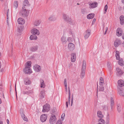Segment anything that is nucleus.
I'll list each match as a JSON object with an SVG mask.
<instances>
[{
  "label": "nucleus",
  "instance_id": "nucleus-1",
  "mask_svg": "<svg viewBox=\"0 0 124 124\" xmlns=\"http://www.w3.org/2000/svg\"><path fill=\"white\" fill-rule=\"evenodd\" d=\"M86 68V61L85 60H83L81 70V78L82 79L85 76Z\"/></svg>",
  "mask_w": 124,
  "mask_h": 124
},
{
  "label": "nucleus",
  "instance_id": "nucleus-2",
  "mask_svg": "<svg viewBox=\"0 0 124 124\" xmlns=\"http://www.w3.org/2000/svg\"><path fill=\"white\" fill-rule=\"evenodd\" d=\"M63 18L65 21L67 22L70 24H72V21L71 19L69 16L66 14L63 15Z\"/></svg>",
  "mask_w": 124,
  "mask_h": 124
},
{
  "label": "nucleus",
  "instance_id": "nucleus-3",
  "mask_svg": "<svg viewBox=\"0 0 124 124\" xmlns=\"http://www.w3.org/2000/svg\"><path fill=\"white\" fill-rule=\"evenodd\" d=\"M27 8H22V9L21 11L20 14L23 17L27 16L28 14V10L27 9Z\"/></svg>",
  "mask_w": 124,
  "mask_h": 124
},
{
  "label": "nucleus",
  "instance_id": "nucleus-4",
  "mask_svg": "<svg viewBox=\"0 0 124 124\" xmlns=\"http://www.w3.org/2000/svg\"><path fill=\"white\" fill-rule=\"evenodd\" d=\"M56 118L54 115H52L50 116L49 120V123L50 124H53L56 121Z\"/></svg>",
  "mask_w": 124,
  "mask_h": 124
},
{
  "label": "nucleus",
  "instance_id": "nucleus-5",
  "mask_svg": "<svg viewBox=\"0 0 124 124\" xmlns=\"http://www.w3.org/2000/svg\"><path fill=\"white\" fill-rule=\"evenodd\" d=\"M20 113L22 117L24 120L28 122V121L27 118L25 116L24 114V111L23 109H21L20 110Z\"/></svg>",
  "mask_w": 124,
  "mask_h": 124
},
{
  "label": "nucleus",
  "instance_id": "nucleus-6",
  "mask_svg": "<svg viewBox=\"0 0 124 124\" xmlns=\"http://www.w3.org/2000/svg\"><path fill=\"white\" fill-rule=\"evenodd\" d=\"M50 107L49 104L46 103L43 106V112H47L50 109Z\"/></svg>",
  "mask_w": 124,
  "mask_h": 124
},
{
  "label": "nucleus",
  "instance_id": "nucleus-7",
  "mask_svg": "<svg viewBox=\"0 0 124 124\" xmlns=\"http://www.w3.org/2000/svg\"><path fill=\"white\" fill-rule=\"evenodd\" d=\"M116 74L118 76H121L124 73L119 68H117L116 69Z\"/></svg>",
  "mask_w": 124,
  "mask_h": 124
},
{
  "label": "nucleus",
  "instance_id": "nucleus-8",
  "mask_svg": "<svg viewBox=\"0 0 124 124\" xmlns=\"http://www.w3.org/2000/svg\"><path fill=\"white\" fill-rule=\"evenodd\" d=\"M23 71L26 74H29L32 72L30 68L25 67L23 69Z\"/></svg>",
  "mask_w": 124,
  "mask_h": 124
},
{
  "label": "nucleus",
  "instance_id": "nucleus-9",
  "mask_svg": "<svg viewBox=\"0 0 124 124\" xmlns=\"http://www.w3.org/2000/svg\"><path fill=\"white\" fill-rule=\"evenodd\" d=\"M30 4L28 1L27 0H25L23 2V6L22 8H27V7L30 6Z\"/></svg>",
  "mask_w": 124,
  "mask_h": 124
},
{
  "label": "nucleus",
  "instance_id": "nucleus-10",
  "mask_svg": "<svg viewBox=\"0 0 124 124\" xmlns=\"http://www.w3.org/2000/svg\"><path fill=\"white\" fill-rule=\"evenodd\" d=\"M91 33V31L89 29H87L85 32L84 35L85 39H87L89 37Z\"/></svg>",
  "mask_w": 124,
  "mask_h": 124
},
{
  "label": "nucleus",
  "instance_id": "nucleus-11",
  "mask_svg": "<svg viewBox=\"0 0 124 124\" xmlns=\"http://www.w3.org/2000/svg\"><path fill=\"white\" fill-rule=\"evenodd\" d=\"M90 6L89 8H93L96 7L98 5V3L96 2L94 3L93 2L90 3L89 4Z\"/></svg>",
  "mask_w": 124,
  "mask_h": 124
},
{
  "label": "nucleus",
  "instance_id": "nucleus-12",
  "mask_svg": "<svg viewBox=\"0 0 124 124\" xmlns=\"http://www.w3.org/2000/svg\"><path fill=\"white\" fill-rule=\"evenodd\" d=\"M33 69L35 71L37 72H39L41 70V67L37 64L35 65L33 67Z\"/></svg>",
  "mask_w": 124,
  "mask_h": 124
},
{
  "label": "nucleus",
  "instance_id": "nucleus-13",
  "mask_svg": "<svg viewBox=\"0 0 124 124\" xmlns=\"http://www.w3.org/2000/svg\"><path fill=\"white\" fill-rule=\"evenodd\" d=\"M31 33L33 34L39 35L40 34V32L39 30L36 28H33L31 31Z\"/></svg>",
  "mask_w": 124,
  "mask_h": 124
},
{
  "label": "nucleus",
  "instance_id": "nucleus-14",
  "mask_svg": "<svg viewBox=\"0 0 124 124\" xmlns=\"http://www.w3.org/2000/svg\"><path fill=\"white\" fill-rule=\"evenodd\" d=\"M24 84L26 85H30L31 83V81L28 77H26L24 79Z\"/></svg>",
  "mask_w": 124,
  "mask_h": 124
},
{
  "label": "nucleus",
  "instance_id": "nucleus-15",
  "mask_svg": "<svg viewBox=\"0 0 124 124\" xmlns=\"http://www.w3.org/2000/svg\"><path fill=\"white\" fill-rule=\"evenodd\" d=\"M47 115L43 114L40 116V120L42 122H45L47 119Z\"/></svg>",
  "mask_w": 124,
  "mask_h": 124
},
{
  "label": "nucleus",
  "instance_id": "nucleus-16",
  "mask_svg": "<svg viewBox=\"0 0 124 124\" xmlns=\"http://www.w3.org/2000/svg\"><path fill=\"white\" fill-rule=\"evenodd\" d=\"M68 47L69 50L70 51H72L74 49L75 46L72 43H69L68 44Z\"/></svg>",
  "mask_w": 124,
  "mask_h": 124
},
{
  "label": "nucleus",
  "instance_id": "nucleus-17",
  "mask_svg": "<svg viewBox=\"0 0 124 124\" xmlns=\"http://www.w3.org/2000/svg\"><path fill=\"white\" fill-rule=\"evenodd\" d=\"M121 43V41L118 39H116L114 43V45L115 47H117Z\"/></svg>",
  "mask_w": 124,
  "mask_h": 124
},
{
  "label": "nucleus",
  "instance_id": "nucleus-18",
  "mask_svg": "<svg viewBox=\"0 0 124 124\" xmlns=\"http://www.w3.org/2000/svg\"><path fill=\"white\" fill-rule=\"evenodd\" d=\"M45 95V91L44 90H41L39 94V96L40 99H42L44 98Z\"/></svg>",
  "mask_w": 124,
  "mask_h": 124
},
{
  "label": "nucleus",
  "instance_id": "nucleus-19",
  "mask_svg": "<svg viewBox=\"0 0 124 124\" xmlns=\"http://www.w3.org/2000/svg\"><path fill=\"white\" fill-rule=\"evenodd\" d=\"M123 32L122 29L120 28H118L116 31V34L118 36H120L122 35Z\"/></svg>",
  "mask_w": 124,
  "mask_h": 124
},
{
  "label": "nucleus",
  "instance_id": "nucleus-20",
  "mask_svg": "<svg viewBox=\"0 0 124 124\" xmlns=\"http://www.w3.org/2000/svg\"><path fill=\"white\" fill-rule=\"evenodd\" d=\"M117 83L118 86H117L118 88L119 87H122L124 86V82L122 80H119Z\"/></svg>",
  "mask_w": 124,
  "mask_h": 124
},
{
  "label": "nucleus",
  "instance_id": "nucleus-21",
  "mask_svg": "<svg viewBox=\"0 0 124 124\" xmlns=\"http://www.w3.org/2000/svg\"><path fill=\"white\" fill-rule=\"evenodd\" d=\"M76 54L73 53L71 54V61L72 62H74L76 60Z\"/></svg>",
  "mask_w": 124,
  "mask_h": 124
},
{
  "label": "nucleus",
  "instance_id": "nucleus-22",
  "mask_svg": "<svg viewBox=\"0 0 124 124\" xmlns=\"http://www.w3.org/2000/svg\"><path fill=\"white\" fill-rule=\"evenodd\" d=\"M38 46L37 45L33 46L30 48V50L32 52H35L38 50Z\"/></svg>",
  "mask_w": 124,
  "mask_h": 124
},
{
  "label": "nucleus",
  "instance_id": "nucleus-23",
  "mask_svg": "<svg viewBox=\"0 0 124 124\" xmlns=\"http://www.w3.org/2000/svg\"><path fill=\"white\" fill-rule=\"evenodd\" d=\"M18 22L19 24H23L25 23V20L22 18H20L18 19Z\"/></svg>",
  "mask_w": 124,
  "mask_h": 124
},
{
  "label": "nucleus",
  "instance_id": "nucleus-24",
  "mask_svg": "<svg viewBox=\"0 0 124 124\" xmlns=\"http://www.w3.org/2000/svg\"><path fill=\"white\" fill-rule=\"evenodd\" d=\"M120 24L122 25L124 24V17L123 15L120 16L119 17Z\"/></svg>",
  "mask_w": 124,
  "mask_h": 124
},
{
  "label": "nucleus",
  "instance_id": "nucleus-25",
  "mask_svg": "<svg viewBox=\"0 0 124 124\" xmlns=\"http://www.w3.org/2000/svg\"><path fill=\"white\" fill-rule=\"evenodd\" d=\"M33 93V91L32 90H29L27 91H23V93L24 94H27L29 95L32 94Z\"/></svg>",
  "mask_w": 124,
  "mask_h": 124
},
{
  "label": "nucleus",
  "instance_id": "nucleus-26",
  "mask_svg": "<svg viewBox=\"0 0 124 124\" xmlns=\"http://www.w3.org/2000/svg\"><path fill=\"white\" fill-rule=\"evenodd\" d=\"M102 113L100 111H98L97 113L98 116L101 118H103V116Z\"/></svg>",
  "mask_w": 124,
  "mask_h": 124
},
{
  "label": "nucleus",
  "instance_id": "nucleus-27",
  "mask_svg": "<svg viewBox=\"0 0 124 124\" xmlns=\"http://www.w3.org/2000/svg\"><path fill=\"white\" fill-rule=\"evenodd\" d=\"M30 39L31 40H36L37 39V37L36 35L33 34L30 36Z\"/></svg>",
  "mask_w": 124,
  "mask_h": 124
},
{
  "label": "nucleus",
  "instance_id": "nucleus-28",
  "mask_svg": "<svg viewBox=\"0 0 124 124\" xmlns=\"http://www.w3.org/2000/svg\"><path fill=\"white\" fill-rule=\"evenodd\" d=\"M48 19L50 21H53L56 20V18L54 16L52 15Z\"/></svg>",
  "mask_w": 124,
  "mask_h": 124
},
{
  "label": "nucleus",
  "instance_id": "nucleus-29",
  "mask_svg": "<svg viewBox=\"0 0 124 124\" xmlns=\"http://www.w3.org/2000/svg\"><path fill=\"white\" fill-rule=\"evenodd\" d=\"M95 16V14H90L87 16L88 19H91L93 18Z\"/></svg>",
  "mask_w": 124,
  "mask_h": 124
},
{
  "label": "nucleus",
  "instance_id": "nucleus-30",
  "mask_svg": "<svg viewBox=\"0 0 124 124\" xmlns=\"http://www.w3.org/2000/svg\"><path fill=\"white\" fill-rule=\"evenodd\" d=\"M118 91L119 94L120 96H124L123 90L120 88H118Z\"/></svg>",
  "mask_w": 124,
  "mask_h": 124
},
{
  "label": "nucleus",
  "instance_id": "nucleus-31",
  "mask_svg": "<svg viewBox=\"0 0 124 124\" xmlns=\"http://www.w3.org/2000/svg\"><path fill=\"white\" fill-rule=\"evenodd\" d=\"M18 3L17 1H15L14 2V7L16 9L18 7Z\"/></svg>",
  "mask_w": 124,
  "mask_h": 124
},
{
  "label": "nucleus",
  "instance_id": "nucleus-32",
  "mask_svg": "<svg viewBox=\"0 0 124 124\" xmlns=\"http://www.w3.org/2000/svg\"><path fill=\"white\" fill-rule=\"evenodd\" d=\"M103 84L99 85L100 86H99L98 90L99 91H102L104 90V88L103 86Z\"/></svg>",
  "mask_w": 124,
  "mask_h": 124
},
{
  "label": "nucleus",
  "instance_id": "nucleus-33",
  "mask_svg": "<svg viewBox=\"0 0 124 124\" xmlns=\"http://www.w3.org/2000/svg\"><path fill=\"white\" fill-rule=\"evenodd\" d=\"M41 86V88H44L45 87V84L44 83V80L42 79H41L40 80Z\"/></svg>",
  "mask_w": 124,
  "mask_h": 124
},
{
  "label": "nucleus",
  "instance_id": "nucleus-34",
  "mask_svg": "<svg viewBox=\"0 0 124 124\" xmlns=\"http://www.w3.org/2000/svg\"><path fill=\"white\" fill-rule=\"evenodd\" d=\"M41 23V22L40 20H36L34 23V24L35 26H38Z\"/></svg>",
  "mask_w": 124,
  "mask_h": 124
},
{
  "label": "nucleus",
  "instance_id": "nucleus-35",
  "mask_svg": "<svg viewBox=\"0 0 124 124\" xmlns=\"http://www.w3.org/2000/svg\"><path fill=\"white\" fill-rule=\"evenodd\" d=\"M111 106V108L112 109L113 108V105L114 103V101L113 98L111 97L110 99Z\"/></svg>",
  "mask_w": 124,
  "mask_h": 124
},
{
  "label": "nucleus",
  "instance_id": "nucleus-36",
  "mask_svg": "<svg viewBox=\"0 0 124 124\" xmlns=\"http://www.w3.org/2000/svg\"><path fill=\"white\" fill-rule=\"evenodd\" d=\"M27 65L26 66V67H27L28 68H30L31 67V61H28L26 62Z\"/></svg>",
  "mask_w": 124,
  "mask_h": 124
},
{
  "label": "nucleus",
  "instance_id": "nucleus-37",
  "mask_svg": "<svg viewBox=\"0 0 124 124\" xmlns=\"http://www.w3.org/2000/svg\"><path fill=\"white\" fill-rule=\"evenodd\" d=\"M98 121L100 123H101L102 124H105V120L101 118L99 119L98 120Z\"/></svg>",
  "mask_w": 124,
  "mask_h": 124
},
{
  "label": "nucleus",
  "instance_id": "nucleus-38",
  "mask_svg": "<svg viewBox=\"0 0 124 124\" xmlns=\"http://www.w3.org/2000/svg\"><path fill=\"white\" fill-rule=\"evenodd\" d=\"M104 83V81L103 78L102 77H101L100 79L99 85L103 84Z\"/></svg>",
  "mask_w": 124,
  "mask_h": 124
},
{
  "label": "nucleus",
  "instance_id": "nucleus-39",
  "mask_svg": "<svg viewBox=\"0 0 124 124\" xmlns=\"http://www.w3.org/2000/svg\"><path fill=\"white\" fill-rule=\"evenodd\" d=\"M107 67L108 68L109 70L110 71L111 70V69L110 65V63L109 62H108L107 63Z\"/></svg>",
  "mask_w": 124,
  "mask_h": 124
},
{
  "label": "nucleus",
  "instance_id": "nucleus-40",
  "mask_svg": "<svg viewBox=\"0 0 124 124\" xmlns=\"http://www.w3.org/2000/svg\"><path fill=\"white\" fill-rule=\"evenodd\" d=\"M117 108L118 112H120L121 110V108L120 104H118L117 105Z\"/></svg>",
  "mask_w": 124,
  "mask_h": 124
},
{
  "label": "nucleus",
  "instance_id": "nucleus-41",
  "mask_svg": "<svg viewBox=\"0 0 124 124\" xmlns=\"http://www.w3.org/2000/svg\"><path fill=\"white\" fill-rule=\"evenodd\" d=\"M116 56L117 60H119L120 58L119 54L118 53H116Z\"/></svg>",
  "mask_w": 124,
  "mask_h": 124
},
{
  "label": "nucleus",
  "instance_id": "nucleus-42",
  "mask_svg": "<svg viewBox=\"0 0 124 124\" xmlns=\"http://www.w3.org/2000/svg\"><path fill=\"white\" fill-rule=\"evenodd\" d=\"M107 9L108 6L107 5H105V7L104 11V14H105L106 13L107 10Z\"/></svg>",
  "mask_w": 124,
  "mask_h": 124
},
{
  "label": "nucleus",
  "instance_id": "nucleus-43",
  "mask_svg": "<svg viewBox=\"0 0 124 124\" xmlns=\"http://www.w3.org/2000/svg\"><path fill=\"white\" fill-rule=\"evenodd\" d=\"M18 31L19 32H21L23 28L21 27H18Z\"/></svg>",
  "mask_w": 124,
  "mask_h": 124
},
{
  "label": "nucleus",
  "instance_id": "nucleus-44",
  "mask_svg": "<svg viewBox=\"0 0 124 124\" xmlns=\"http://www.w3.org/2000/svg\"><path fill=\"white\" fill-rule=\"evenodd\" d=\"M62 41V42H64L66 41L65 38L64 36H62L61 38Z\"/></svg>",
  "mask_w": 124,
  "mask_h": 124
},
{
  "label": "nucleus",
  "instance_id": "nucleus-45",
  "mask_svg": "<svg viewBox=\"0 0 124 124\" xmlns=\"http://www.w3.org/2000/svg\"><path fill=\"white\" fill-rule=\"evenodd\" d=\"M109 114H108V115L107 116L106 122L109 123Z\"/></svg>",
  "mask_w": 124,
  "mask_h": 124
},
{
  "label": "nucleus",
  "instance_id": "nucleus-46",
  "mask_svg": "<svg viewBox=\"0 0 124 124\" xmlns=\"http://www.w3.org/2000/svg\"><path fill=\"white\" fill-rule=\"evenodd\" d=\"M64 84L65 85V88H66H66L67 87V80H66V79H64Z\"/></svg>",
  "mask_w": 124,
  "mask_h": 124
},
{
  "label": "nucleus",
  "instance_id": "nucleus-47",
  "mask_svg": "<svg viewBox=\"0 0 124 124\" xmlns=\"http://www.w3.org/2000/svg\"><path fill=\"white\" fill-rule=\"evenodd\" d=\"M119 64L122 66H123L124 65L123 62L121 61H119Z\"/></svg>",
  "mask_w": 124,
  "mask_h": 124
},
{
  "label": "nucleus",
  "instance_id": "nucleus-48",
  "mask_svg": "<svg viewBox=\"0 0 124 124\" xmlns=\"http://www.w3.org/2000/svg\"><path fill=\"white\" fill-rule=\"evenodd\" d=\"M72 98H71V106H72V104H73V94H72Z\"/></svg>",
  "mask_w": 124,
  "mask_h": 124
},
{
  "label": "nucleus",
  "instance_id": "nucleus-49",
  "mask_svg": "<svg viewBox=\"0 0 124 124\" xmlns=\"http://www.w3.org/2000/svg\"><path fill=\"white\" fill-rule=\"evenodd\" d=\"M56 124H62L61 121V120H58L57 121Z\"/></svg>",
  "mask_w": 124,
  "mask_h": 124
},
{
  "label": "nucleus",
  "instance_id": "nucleus-50",
  "mask_svg": "<svg viewBox=\"0 0 124 124\" xmlns=\"http://www.w3.org/2000/svg\"><path fill=\"white\" fill-rule=\"evenodd\" d=\"M81 12L82 13L84 14L85 12V9H82L81 10Z\"/></svg>",
  "mask_w": 124,
  "mask_h": 124
},
{
  "label": "nucleus",
  "instance_id": "nucleus-51",
  "mask_svg": "<svg viewBox=\"0 0 124 124\" xmlns=\"http://www.w3.org/2000/svg\"><path fill=\"white\" fill-rule=\"evenodd\" d=\"M102 107L103 109L105 110H106L107 108V107L105 105L102 106Z\"/></svg>",
  "mask_w": 124,
  "mask_h": 124
},
{
  "label": "nucleus",
  "instance_id": "nucleus-52",
  "mask_svg": "<svg viewBox=\"0 0 124 124\" xmlns=\"http://www.w3.org/2000/svg\"><path fill=\"white\" fill-rule=\"evenodd\" d=\"M70 95H69V97H68V102L69 103V104L70 103Z\"/></svg>",
  "mask_w": 124,
  "mask_h": 124
},
{
  "label": "nucleus",
  "instance_id": "nucleus-53",
  "mask_svg": "<svg viewBox=\"0 0 124 124\" xmlns=\"http://www.w3.org/2000/svg\"><path fill=\"white\" fill-rule=\"evenodd\" d=\"M65 116V114L64 113H63L62 114L61 116V117L62 118H63Z\"/></svg>",
  "mask_w": 124,
  "mask_h": 124
},
{
  "label": "nucleus",
  "instance_id": "nucleus-54",
  "mask_svg": "<svg viewBox=\"0 0 124 124\" xmlns=\"http://www.w3.org/2000/svg\"><path fill=\"white\" fill-rule=\"evenodd\" d=\"M68 90L69 92V95H70V88L69 87H68Z\"/></svg>",
  "mask_w": 124,
  "mask_h": 124
},
{
  "label": "nucleus",
  "instance_id": "nucleus-55",
  "mask_svg": "<svg viewBox=\"0 0 124 124\" xmlns=\"http://www.w3.org/2000/svg\"><path fill=\"white\" fill-rule=\"evenodd\" d=\"M106 30L105 31V33H104V34L105 35V34L106 33V32L107 31V30H108V28L107 27H106Z\"/></svg>",
  "mask_w": 124,
  "mask_h": 124
},
{
  "label": "nucleus",
  "instance_id": "nucleus-56",
  "mask_svg": "<svg viewBox=\"0 0 124 124\" xmlns=\"http://www.w3.org/2000/svg\"><path fill=\"white\" fill-rule=\"evenodd\" d=\"M9 9H8L7 11V19H8V12L9 11Z\"/></svg>",
  "mask_w": 124,
  "mask_h": 124
},
{
  "label": "nucleus",
  "instance_id": "nucleus-57",
  "mask_svg": "<svg viewBox=\"0 0 124 124\" xmlns=\"http://www.w3.org/2000/svg\"><path fill=\"white\" fill-rule=\"evenodd\" d=\"M16 84L15 85V91L16 92V98H17V94H16Z\"/></svg>",
  "mask_w": 124,
  "mask_h": 124
},
{
  "label": "nucleus",
  "instance_id": "nucleus-58",
  "mask_svg": "<svg viewBox=\"0 0 124 124\" xmlns=\"http://www.w3.org/2000/svg\"><path fill=\"white\" fill-rule=\"evenodd\" d=\"M66 106L67 108L68 107V102L67 101L66 102Z\"/></svg>",
  "mask_w": 124,
  "mask_h": 124
},
{
  "label": "nucleus",
  "instance_id": "nucleus-59",
  "mask_svg": "<svg viewBox=\"0 0 124 124\" xmlns=\"http://www.w3.org/2000/svg\"><path fill=\"white\" fill-rule=\"evenodd\" d=\"M7 124H9V120L8 119H7Z\"/></svg>",
  "mask_w": 124,
  "mask_h": 124
},
{
  "label": "nucleus",
  "instance_id": "nucleus-60",
  "mask_svg": "<svg viewBox=\"0 0 124 124\" xmlns=\"http://www.w3.org/2000/svg\"><path fill=\"white\" fill-rule=\"evenodd\" d=\"M96 19L95 18H94L93 19V23H94L96 21Z\"/></svg>",
  "mask_w": 124,
  "mask_h": 124
},
{
  "label": "nucleus",
  "instance_id": "nucleus-61",
  "mask_svg": "<svg viewBox=\"0 0 124 124\" xmlns=\"http://www.w3.org/2000/svg\"><path fill=\"white\" fill-rule=\"evenodd\" d=\"M122 38L123 39H124V33L123 34L122 36Z\"/></svg>",
  "mask_w": 124,
  "mask_h": 124
},
{
  "label": "nucleus",
  "instance_id": "nucleus-62",
  "mask_svg": "<svg viewBox=\"0 0 124 124\" xmlns=\"http://www.w3.org/2000/svg\"><path fill=\"white\" fill-rule=\"evenodd\" d=\"M3 124L2 121H0V124Z\"/></svg>",
  "mask_w": 124,
  "mask_h": 124
},
{
  "label": "nucleus",
  "instance_id": "nucleus-63",
  "mask_svg": "<svg viewBox=\"0 0 124 124\" xmlns=\"http://www.w3.org/2000/svg\"><path fill=\"white\" fill-rule=\"evenodd\" d=\"M1 71L2 72H3L4 71V70L3 69H2L1 70Z\"/></svg>",
  "mask_w": 124,
  "mask_h": 124
},
{
  "label": "nucleus",
  "instance_id": "nucleus-64",
  "mask_svg": "<svg viewBox=\"0 0 124 124\" xmlns=\"http://www.w3.org/2000/svg\"><path fill=\"white\" fill-rule=\"evenodd\" d=\"M122 44L123 46L124 47V42Z\"/></svg>",
  "mask_w": 124,
  "mask_h": 124
}]
</instances>
